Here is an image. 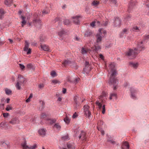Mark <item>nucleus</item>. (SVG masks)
<instances>
[{
    "instance_id": "obj_46",
    "label": "nucleus",
    "mask_w": 149,
    "mask_h": 149,
    "mask_svg": "<svg viewBox=\"0 0 149 149\" xmlns=\"http://www.w3.org/2000/svg\"><path fill=\"white\" fill-rule=\"evenodd\" d=\"M81 52L82 54H85L87 53V51L84 48L82 47L81 50Z\"/></svg>"
},
{
    "instance_id": "obj_38",
    "label": "nucleus",
    "mask_w": 149,
    "mask_h": 149,
    "mask_svg": "<svg viewBox=\"0 0 149 149\" xmlns=\"http://www.w3.org/2000/svg\"><path fill=\"white\" fill-rule=\"evenodd\" d=\"M133 31L138 32L139 31V28L137 26H134L132 29Z\"/></svg>"
},
{
    "instance_id": "obj_61",
    "label": "nucleus",
    "mask_w": 149,
    "mask_h": 149,
    "mask_svg": "<svg viewBox=\"0 0 149 149\" xmlns=\"http://www.w3.org/2000/svg\"><path fill=\"white\" fill-rule=\"evenodd\" d=\"M31 49L30 48H29L27 50V54H31Z\"/></svg>"
},
{
    "instance_id": "obj_15",
    "label": "nucleus",
    "mask_w": 149,
    "mask_h": 149,
    "mask_svg": "<svg viewBox=\"0 0 149 149\" xmlns=\"http://www.w3.org/2000/svg\"><path fill=\"white\" fill-rule=\"evenodd\" d=\"M129 64L131 67L135 69L139 65V64L137 62H130V63Z\"/></svg>"
},
{
    "instance_id": "obj_11",
    "label": "nucleus",
    "mask_w": 149,
    "mask_h": 149,
    "mask_svg": "<svg viewBox=\"0 0 149 149\" xmlns=\"http://www.w3.org/2000/svg\"><path fill=\"white\" fill-rule=\"evenodd\" d=\"M129 145L127 141L123 142L121 146L122 149H129Z\"/></svg>"
},
{
    "instance_id": "obj_18",
    "label": "nucleus",
    "mask_w": 149,
    "mask_h": 149,
    "mask_svg": "<svg viewBox=\"0 0 149 149\" xmlns=\"http://www.w3.org/2000/svg\"><path fill=\"white\" fill-rule=\"evenodd\" d=\"M29 42L27 41H25V47L24 48V50L25 52H27L28 49H29Z\"/></svg>"
},
{
    "instance_id": "obj_22",
    "label": "nucleus",
    "mask_w": 149,
    "mask_h": 149,
    "mask_svg": "<svg viewBox=\"0 0 149 149\" xmlns=\"http://www.w3.org/2000/svg\"><path fill=\"white\" fill-rule=\"evenodd\" d=\"M50 13V10L48 8H46L45 9L43 10L42 11V13L43 15H45L48 14Z\"/></svg>"
},
{
    "instance_id": "obj_54",
    "label": "nucleus",
    "mask_w": 149,
    "mask_h": 149,
    "mask_svg": "<svg viewBox=\"0 0 149 149\" xmlns=\"http://www.w3.org/2000/svg\"><path fill=\"white\" fill-rule=\"evenodd\" d=\"M46 115L45 113H42L41 114V118H44L46 117Z\"/></svg>"
},
{
    "instance_id": "obj_16",
    "label": "nucleus",
    "mask_w": 149,
    "mask_h": 149,
    "mask_svg": "<svg viewBox=\"0 0 149 149\" xmlns=\"http://www.w3.org/2000/svg\"><path fill=\"white\" fill-rule=\"evenodd\" d=\"M66 31L64 29H62L58 32V35L60 36H62L67 33Z\"/></svg>"
},
{
    "instance_id": "obj_20",
    "label": "nucleus",
    "mask_w": 149,
    "mask_h": 149,
    "mask_svg": "<svg viewBox=\"0 0 149 149\" xmlns=\"http://www.w3.org/2000/svg\"><path fill=\"white\" fill-rule=\"evenodd\" d=\"M53 127L59 130H60L61 128V126L58 123H55L53 126Z\"/></svg>"
},
{
    "instance_id": "obj_9",
    "label": "nucleus",
    "mask_w": 149,
    "mask_h": 149,
    "mask_svg": "<svg viewBox=\"0 0 149 149\" xmlns=\"http://www.w3.org/2000/svg\"><path fill=\"white\" fill-rule=\"evenodd\" d=\"M107 93L104 91H103L102 94L99 96V99L102 101V102H104V100L106 99Z\"/></svg>"
},
{
    "instance_id": "obj_21",
    "label": "nucleus",
    "mask_w": 149,
    "mask_h": 149,
    "mask_svg": "<svg viewBox=\"0 0 149 149\" xmlns=\"http://www.w3.org/2000/svg\"><path fill=\"white\" fill-rule=\"evenodd\" d=\"M71 63V61L69 60H65L63 63L62 64L64 66H65L67 65H70Z\"/></svg>"
},
{
    "instance_id": "obj_35",
    "label": "nucleus",
    "mask_w": 149,
    "mask_h": 149,
    "mask_svg": "<svg viewBox=\"0 0 149 149\" xmlns=\"http://www.w3.org/2000/svg\"><path fill=\"white\" fill-rule=\"evenodd\" d=\"M89 107L88 105H85L84 107V112L90 111Z\"/></svg>"
},
{
    "instance_id": "obj_6",
    "label": "nucleus",
    "mask_w": 149,
    "mask_h": 149,
    "mask_svg": "<svg viewBox=\"0 0 149 149\" xmlns=\"http://www.w3.org/2000/svg\"><path fill=\"white\" fill-rule=\"evenodd\" d=\"M86 133L83 131H80V133L78 136V138L79 139H81L82 140H86Z\"/></svg>"
},
{
    "instance_id": "obj_43",
    "label": "nucleus",
    "mask_w": 149,
    "mask_h": 149,
    "mask_svg": "<svg viewBox=\"0 0 149 149\" xmlns=\"http://www.w3.org/2000/svg\"><path fill=\"white\" fill-rule=\"evenodd\" d=\"M40 41L42 42H45L46 40V38L45 37L43 36H40Z\"/></svg>"
},
{
    "instance_id": "obj_44",
    "label": "nucleus",
    "mask_w": 149,
    "mask_h": 149,
    "mask_svg": "<svg viewBox=\"0 0 149 149\" xmlns=\"http://www.w3.org/2000/svg\"><path fill=\"white\" fill-rule=\"evenodd\" d=\"M64 122L66 123H69L70 121V120L69 118H68L67 117H66L64 119Z\"/></svg>"
},
{
    "instance_id": "obj_14",
    "label": "nucleus",
    "mask_w": 149,
    "mask_h": 149,
    "mask_svg": "<svg viewBox=\"0 0 149 149\" xmlns=\"http://www.w3.org/2000/svg\"><path fill=\"white\" fill-rule=\"evenodd\" d=\"M38 133L41 136H45L46 134V130L45 129H41L38 131Z\"/></svg>"
},
{
    "instance_id": "obj_37",
    "label": "nucleus",
    "mask_w": 149,
    "mask_h": 149,
    "mask_svg": "<svg viewBox=\"0 0 149 149\" xmlns=\"http://www.w3.org/2000/svg\"><path fill=\"white\" fill-rule=\"evenodd\" d=\"M63 23L65 25H68L70 23L69 20L68 19H64V21H63Z\"/></svg>"
},
{
    "instance_id": "obj_5",
    "label": "nucleus",
    "mask_w": 149,
    "mask_h": 149,
    "mask_svg": "<svg viewBox=\"0 0 149 149\" xmlns=\"http://www.w3.org/2000/svg\"><path fill=\"white\" fill-rule=\"evenodd\" d=\"M130 90L131 93V98L133 99H136L135 94L137 93V91L133 87L130 88Z\"/></svg>"
},
{
    "instance_id": "obj_31",
    "label": "nucleus",
    "mask_w": 149,
    "mask_h": 149,
    "mask_svg": "<svg viewBox=\"0 0 149 149\" xmlns=\"http://www.w3.org/2000/svg\"><path fill=\"white\" fill-rule=\"evenodd\" d=\"M92 34V32L91 31H87L85 33L84 36L86 37L90 36Z\"/></svg>"
},
{
    "instance_id": "obj_64",
    "label": "nucleus",
    "mask_w": 149,
    "mask_h": 149,
    "mask_svg": "<svg viewBox=\"0 0 149 149\" xmlns=\"http://www.w3.org/2000/svg\"><path fill=\"white\" fill-rule=\"evenodd\" d=\"M44 86L43 84H41L39 85V87L40 88H42L44 87Z\"/></svg>"
},
{
    "instance_id": "obj_13",
    "label": "nucleus",
    "mask_w": 149,
    "mask_h": 149,
    "mask_svg": "<svg viewBox=\"0 0 149 149\" xmlns=\"http://www.w3.org/2000/svg\"><path fill=\"white\" fill-rule=\"evenodd\" d=\"M91 67L90 66H85L83 69L84 74H88L91 70Z\"/></svg>"
},
{
    "instance_id": "obj_41",
    "label": "nucleus",
    "mask_w": 149,
    "mask_h": 149,
    "mask_svg": "<svg viewBox=\"0 0 149 149\" xmlns=\"http://www.w3.org/2000/svg\"><path fill=\"white\" fill-rule=\"evenodd\" d=\"M95 49L96 52L97 53L98 50H100L101 49L100 47L98 45H95Z\"/></svg>"
},
{
    "instance_id": "obj_7",
    "label": "nucleus",
    "mask_w": 149,
    "mask_h": 149,
    "mask_svg": "<svg viewBox=\"0 0 149 149\" xmlns=\"http://www.w3.org/2000/svg\"><path fill=\"white\" fill-rule=\"evenodd\" d=\"M25 80L26 79L25 78H24L22 75H19L18 76L17 82L20 83L21 85H24V82Z\"/></svg>"
},
{
    "instance_id": "obj_39",
    "label": "nucleus",
    "mask_w": 149,
    "mask_h": 149,
    "mask_svg": "<svg viewBox=\"0 0 149 149\" xmlns=\"http://www.w3.org/2000/svg\"><path fill=\"white\" fill-rule=\"evenodd\" d=\"M80 133V132L78 130V129H76L75 130L74 132V135L75 136H77L78 135H79Z\"/></svg>"
},
{
    "instance_id": "obj_45",
    "label": "nucleus",
    "mask_w": 149,
    "mask_h": 149,
    "mask_svg": "<svg viewBox=\"0 0 149 149\" xmlns=\"http://www.w3.org/2000/svg\"><path fill=\"white\" fill-rule=\"evenodd\" d=\"M33 97V94L32 93L30 94L28 98L26 100V102H29L30 101V99Z\"/></svg>"
},
{
    "instance_id": "obj_49",
    "label": "nucleus",
    "mask_w": 149,
    "mask_h": 149,
    "mask_svg": "<svg viewBox=\"0 0 149 149\" xmlns=\"http://www.w3.org/2000/svg\"><path fill=\"white\" fill-rule=\"evenodd\" d=\"M12 109V107L10 106V105H8L6 109V110L7 111H9L10 110H11Z\"/></svg>"
},
{
    "instance_id": "obj_27",
    "label": "nucleus",
    "mask_w": 149,
    "mask_h": 149,
    "mask_svg": "<svg viewBox=\"0 0 149 149\" xmlns=\"http://www.w3.org/2000/svg\"><path fill=\"white\" fill-rule=\"evenodd\" d=\"M112 97H114L115 98H117V94L115 93H110V95L109 99L111 100Z\"/></svg>"
},
{
    "instance_id": "obj_52",
    "label": "nucleus",
    "mask_w": 149,
    "mask_h": 149,
    "mask_svg": "<svg viewBox=\"0 0 149 149\" xmlns=\"http://www.w3.org/2000/svg\"><path fill=\"white\" fill-rule=\"evenodd\" d=\"M102 108V113L103 114H104L105 112V105H103Z\"/></svg>"
},
{
    "instance_id": "obj_63",
    "label": "nucleus",
    "mask_w": 149,
    "mask_h": 149,
    "mask_svg": "<svg viewBox=\"0 0 149 149\" xmlns=\"http://www.w3.org/2000/svg\"><path fill=\"white\" fill-rule=\"evenodd\" d=\"M95 21H93L90 24V25L92 27H94L95 26Z\"/></svg>"
},
{
    "instance_id": "obj_19",
    "label": "nucleus",
    "mask_w": 149,
    "mask_h": 149,
    "mask_svg": "<svg viewBox=\"0 0 149 149\" xmlns=\"http://www.w3.org/2000/svg\"><path fill=\"white\" fill-rule=\"evenodd\" d=\"M40 47L41 49L45 51H48L49 50L48 46L46 45H41Z\"/></svg>"
},
{
    "instance_id": "obj_47",
    "label": "nucleus",
    "mask_w": 149,
    "mask_h": 149,
    "mask_svg": "<svg viewBox=\"0 0 149 149\" xmlns=\"http://www.w3.org/2000/svg\"><path fill=\"white\" fill-rule=\"evenodd\" d=\"M79 98L76 95L74 96V103H78L79 102L77 101L78 99H79Z\"/></svg>"
},
{
    "instance_id": "obj_33",
    "label": "nucleus",
    "mask_w": 149,
    "mask_h": 149,
    "mask_svg": "<svg viewBox=\"0 0 149 149\" xmlns=\"http://www.w3.org/2000/svg\"><path fill=\"white\" fill-rule=\"evenodd\" d=\"M1 144L2 145V146H3L5 148H8L9 143H7L4 142H1Z\"/></svg>"
},
{
    "instance_id": "obj_28",
    "label": "nucleus",
    "mask_w": 149,
    "mask_h": 149,
    "mask_svg": "<svg viewBox=\"0 0 149 149\" xmlns=\"http://www.w3.org/2000/svg\"><path fill=\"white\" fill-rule=\"evenodd\" d=\"M84 113L85 115L87 118H89L91 117V112L90 111L85 112Z\"/></svg>"
},
{
    "instance_id": "obj_48",
    "label": "nucleus",
    "mask_w": 149,
    "mask_h": 149,
    "mask_svg": "<svg viewBox=\"0 0 149 149\" xmlns=\"http://www.w3.org/2000/svg\"><path fill=\"white\" fill-rule=\"evenodd\" d=\"M33 66L31 64H29L27 65V68L29 69H31L33 68Z\"/></svg>"
},
{
    "instance_id": "obj_26",
    "label": "nucleus",
    "mask_w": 149,
    "mask_h": 149,
    "mask_svg": "<svg viewBox=\"0 0 149 149\" xmlns=\"http://www.w3.org/2000/svg\"><path fill=\"white\" fill-rule=\"evenodd\" d=\"M80 107L79 103H74V108L75 110H77Z\"/></svg>"
},
{
    "instance_id": "obj_25",
    "label": "nucleus",
    "mask_w": 149,
    "mask_h": 149,
    "mask_svg": "<svg viewBox=\"0 0 149 149\" xmlns=\"http://www.w3.org/2000/svg\"><path fill=\"white\" fill-rule=\"evenodd\" d=\"M13 3L12 0H6L4 2V3L6 5L9 6Z\"/></svg>"
},
{
    "instance_id": "obj_57",
    "label": "nucleus",
    "mask_w": 149,
    "mask_h": 149,
    "mask_svg": "<svg viewBox=\"0 0 149 149\" xmlns=\"http://www.w3.org/2000/svg\"><path fill=\"white\" fill-rule=\"evenodd\" d=\"M107 141L108 142L114 144L116 143L115 141H113V140H108Z\"/></svg>"
},
{
    "instance_id": "obj_8",
    "label": "nucleus",
    "mask_w": 149,
    "mask_h": 149,
    "mask_svg": "<svg viewBox=\"0 0 149 149\" xmlns=\"http://www.w3.org/2000/svg\"><path fill=\"white\" fill-rule=\"evenodd\" d=\"M81 17L80 16H76L75 17H72L73 19V21L74 23L78 25L79 24V18Z\"/></svg>"
},
{
    "instance_id": "obj_17",
    "label": "nucleus",
    "mask_w": 149,
    "mask_h": 149,
    "mask_svg": "<svg viewBox=\"0 0 149 149\" xmlns=\"http://www.w3.org/2000/svg\"><path fill=\"white\" fill-rule=\"evenodd\" d=\"M67 147L69 149H75V146L74 143H68L67 144Z\"/></svg>"
},
{
    "instance_id": "obj_36",
    "label": "nucleus",
    "mask_w": 149,
    "mask_h": 149,
    "mask_svg": "<svg viewBox=\"0 0 149 149\" xmlns=\"http://www.w3.org/2000/svg\"><path fill=\"white\" fill-rule=\"evenodd\" d=\"M4 14V12L2 9H0V19H2Z\"/></svg>"
},
{
    "instance_id": "obj_62",
    "label": "nucleus",
    "mask_w": 149,
    "mask_h": 149,
    "mask_svg": "<svg viewBox=\"0 0 149 149\" xmlns=\"http://www.w3.org/2000/svg\"><path fill=\"white\" fill-rule=\"evenodd\" d=\"M4 104H0V109H3L4 108Z\"/></svg>"
},
{
    "instance_id": "obj_4",
    "label": "nucleus",
    "mask_w": 149,
    "mask_h": 149,
    "mask_svg": "<svg viewBox=\"0 0 149 149\" xmlns=\"http://www.w3.org/2000/svg\"><path fill=\"white\" fill-rule=\"evenodd\" d=\"M26 143L25 140L24 143H22V147L23 149H35L37 147V145L36 144L33 145L31 146L30 147L26 145Z\"/></svg>"
},
{
    "instance_id": "obj_1",
    "label": "nucleus",
    "mask_w": 149,
    "mask_h": 149,
    "mask_svg": "<svg viewBox=\"0 0 149 149\" xmlns=\"http://www.w3.org/2000/svg\"><path fill=\"white\" fill-rule=\"evenodd\" d=\"M143 42L144 41H141L139 42L137 44V47L135 48L134 50L129 49L125 53V56L130 59L135 58L136 57V55L139 53L141 51V49L144 48V47L142 45Z\"/></svg>"
},
{
    "instance_id": "obj_60",
    "label": "nucleus",
    "mask_w": 149,
    "mask_h": 149,
    "mask_svg": "<svg viewBox=\"0 0 149 149\" xmlns=\"http://www.w3.org/2000/svg\"><path fill=\"white\" fill-rule=\"evenodd\" d=\"M26 20L22 21V26H23L26 23Z\"/></svg>"
},
{
    "instance_id": "obj_10",
    "label": "nucleus",
    "mask_w": 149,
    "mask_h": 149,
    "mask_svg": "<svg viewBox=\"0 0 149 149\" xmlns=\"http://www.w3.org/2000/svg\"><path fill=\"white\" fill-rule=\"evenodd\" d=\"M99 30L100 33H99L97 34L96 36V42L97 43H100L102 39V37L101 35V30L100 29Z\"/></svg>"
},
{
    "instance_id": "obj_30",
    "label": "nucleus",
    "mask_w": 149,
    "mask_h": 149,
    "mask_svg": "<svg viewBox=\"0 0 149 149\" xmlns=\"http://www.w3.org/2000/svg\"><path fill=\"white\" fill-rule=\"evenodd\" d=\"M49 121V123L50 125H52L55 123L56 121V119L55 118L49 119L48 120Z\"/></svg>"
},
{
    "instance_id": "obj_29",
    "label": "nucleus",
    "mask_w": 149,
    "mask_h": 149,
    "mask_svg": "<svg viewBox=\"0 0 149 149\" xmlns=\"http://www.w3.org/2000/svg\"><path fill=\"white\" fill-rule=\"evenodd\" d=\"M22 85H21L19 83L17 82V83L15 85V86L17 89L18 90H20L22 88L21 86Z\"/></svg>"
},
{
    "instance_id": "obj_53",
    "label": "nucleus",
    "mask_w": 149,
    "mask_h": 149,
    "mask_svg": "<svg viewBox=\"0 0 149 149\" xmlns=\"http://www.w3.org/2000/svg\"><path fill=\"white\" fill-rule=\"evenodd\" d=\"M6 124L5 122H2L0 124V127H3Z\"/></svg>"
},
{
    "instance_id": "obj_40",
    "label": "nucleus",
    "mask_w": 149,
    "mask_h": 149,
    "mask_svg": "<svg viewBox=\"0 0 149 149\" xmlns=\"http://www.w3.org/2000/svg\"><path fill=\"white\" fill-rule=\"evenodd\" d=\"M62 140L64 141H67L70 139L68 135H67L64 136L62 137Z\"/></svg>"
},
{
    "instance_id": "obj_59",
    "label": "nucleus",
    "mask_w": 149,
    "mask_h": 149,
    "mask_svg": "<svg viewBox=\"0 0 149 149\" xmlns=\"http://www.w3.org/2000/svg\"><path fill=\"white\" fill-rule=\"evenodd\" d=\"M3 115L4 117L6 118L9 115V113H3Z\"/></svg>"
},
{
    "instance_id": "obj_56",
    "label": "nucleus",
    "mask_w": 149,
    "mask_h": 149,
    "mask_svg": "<svg viewBox=\"0 0 149 149\" xmlns=\"http://www.w3.org/2000/svg\"><path fill=\"white\" fill-rule=\"evenodd\" d=\"M19 65L20 68L22 70H23L25 68V66L23 65L19 64Z\"/></svg>"
},
{
    "instance_id": "obj_23",
    "label": "nucleus",
    "mask_w": 149,
    "mask_h": 149,
    "mask_svg": "<svg viewBox=\"0 0 149 149\" xmlns=\"http://www.w3.org/2000/svg\"><path fill=\"white\" fill-rule=\"evenodd\" d=\"M18 122V119L16 118H13L12 120L10 121L9 123L13 125L17 123Z\"/></svg>"
},
{
    "instance_id": "obj_55",
    "label": "nucleus",
    "mask_w": 149,
    "mask_h": 149,
    "mask_svg": "<svg viewBox=\"0 0 149 149\" xmlns=\"http://www.w3.org/2000/svg\"><path fill=\"white\" fill-rule=\"evenodd\" d=\"M131 18V16L129 15H127V17L125 18V21H127V20H129Z\"/></svg>"
},
{
    "instance_id": "obj_58",
    "label": "nucleus",
    "mask_w": 149,
    "mask_h": 149,
    "mask_svg": "<svg viewBox=\"0 0 149 149\" xmlns=\"http://www.w3.org/2000/svg\"><path fill=\"white\" fill-rule=\"evenodd\" d=\"M78 116V114L76 112H75L72 116V118H76Z\"/></svg>"
},
{
    "instance_id": "obj_12",
    "label": "nucleus",
    "mask_w": 149,
    "mask_h": 149,
    "mask_svg": "<svg viewBox=\"0 0 149 149\" xmlns=\"http://www.w3.org/2000/svg\"><path fill=\"white\" fill-rule=\"evenodd\" d=\"M114 26L116 27H119L120 26L121 23V21L120 19L118 18H117L115 19L114 22Z\"/></svg>"
},
{
    "instance_id": "obj_51",
    "label": "nucleus",
    "mask_w": 149,
    "mask_h": 149,
    "mask_svg": "<svg viewBox=\"0 0 149 149\" xmlns=\"http://www.w3.org/2000/svg\"><path fill=\"white\" fill-rule=\"evenodd\" d=\"M60 20V18L58 17H56L53 20V23H56V22H58Z\"/></svg>"
},
{
    "instance_id": "obj_42",
    "label": "nucleus",
    "mask_w": 149,
    "mask_h": 149,
    "mask_svg": "<svg viewBox=\"0 0 149 149\" xmlns=\"http://www.w3.org/2000/svg\"><path fill=\"white\" fill-rule=\"evenodd\" d=\"M52 82L54 84V85H55L57 84H60V82L58 80L56 79L53 80H52Z\"/></svg>"
},
{
    "instance_id": "obj_24",
    "label": "nucleus",
    "mask_w": 149,
    "mask_h": 149,
    "mask_svg": "<svg viewBox=\"0 0 149 149\" xmlns=\"http://www.w3.org/2000/svg\"><path fill=\"white\" fill-rule=\"evenodd\" d=\"M100 4V2L99 1L94 0L91 3V5L93 6H97Z\"/></svg>"
},
{
    "instance_id": "obj_32",
    "label": "nucleus",
    "mask_w": 149,
    "mask_h": 149,
    "mask_svg": "<svg viewBox=\"0 0 149 149\" xmlns=\"http://www.w3.org/2000/svg\"><path fill=\"white\" fill-rule=\"evenodd\" d=\"M5 91L6 94L7 95H10L12 94L11 91L10 89H8L7 88L5 89Z\"/></svg>"
},
{
    "instance_id": "obj_2",
    "label": "nucleus",
    "mask_w": 149,
    "mask_h": 149,
    "mask_svg": "<svg viewBox=\"0 0 149 149\" xmlns=\"http://www.w3.org/2000/svg\"><path fill=\"white\" fill-rule=\"evenodd\" d=\"M108 67L109 70H111V72L110 80L109 81V83L111 85H113L114 86L113 89L116 90V86L118 84V81L115 77L116 71L115 68V64L114 63H111Z\"/></svg>"
},
{
    "instance_id": "obj_34",
    "label": "nucleus",
    "mask_w": 149,
    "mask_h": 149,
    "mask_svg": "<svg viewBox=\"0 0 149 149\" xmlns=\"http://www.w3.org/2000/svg\"><path fill=\"white\" fill-rule=\"evenodd\" d=\"M95 104L98 106V107L100 109L101 108L102 106V104L101 103L99 102L98 100H97L95 102Z\"/></svg>"
},
{
    "instance_id": "obj_3",
    "label": "nucleus",
    "mask_w": 149,
    "mask_h": 149,
    "mask_svg": "<svg viewBox=\"0 0 149 149\" xmlns=\"http://www.w3.org/2000/svg\"><path fill=\"white\" fill-rule=\"evenodd\" d=\"M34 25L37 28H40L42 25V23L41 20L38 19H34L33 21Z\"/></svg>"
},
{
    "instance_id": "obj_50",
    "label": "nucleus",
    "mask_w": 149,
    "mask_h": 149,
    "mask_svg": "<svg viewBox=\"0 0 149 149\" xmlns=\"http://www.w3.org/2000/svg\"><path fill=\"white\" fill-rule=\"evenodd\" d=\"M51 74L53 77H54L56 75V73L54 71L52 72L51 73Z\"/></svg>"
}]
</instances>
